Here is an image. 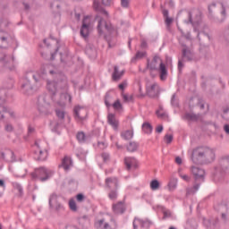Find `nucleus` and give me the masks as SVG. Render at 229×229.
I'll list each match as a JSON object with an SVG mask.
<instances>
[{"label": "nucleus", "instance_id": "f257e3e1", "mask_svg": "<svg viewBox=\"0 0 229 229\" xmlns=\"http://www.w3.org/2000/svg\"><path fill=\"white\" fill-rule=\"evenodd\" d=\"M191 160L199 165L212 164L216 160V150L207 146L197 147L192 150Z\"/></svg>", "mask_w": 229, "mask_h": 229}, {"label": "nucleus", "instance_id": "f03ea898", "mask_svg": "<svg viewBox=\"0 0 229 229\" xmlns=\"http://www.w3.org/2000/svg\"><path fill=\"white\" fill-rule=\"evenodd\" d=\"M147 69L151 72H153V71H157L161 81H165L167 80V66H165V64H164L160 56L155 55L152 61L147 59Z\"/></svg>", "mask_w": 229, "mask_h": 229}, {"label": "nucleus", "instance_id": "7ed1b4c3", "mask_svg": "<svg viewBox=\"0 0 229 229\" xmlns=\"http://www.w3.org/2000/svg\"><path fill=\"white\" fill-rule=\"evenodd\" d=\"M40 73L38 76L33 72H27L21 85L22 94H25V96H31V94L35 92V84L38 83V78H40Z\"/></svg>", "mask_w": 229, "mask_h": 229}, {"label": "nucleus", "instance_id": "20e7f679", "mask_svg": "<svg viewBox=\"0 0 229 229\" xmlns=\"http://www.w3.org/2000/svg\"><path fill=\"white\" fill-rule=\"evenodd\" d=\"M30 174L32 182L38 181L44 182H47V180H50L55 174V172L47 167L40 166L34 169V171Z\"/></svg>", "mask_w": 229, "mask_h": 229}, {"label": "nucleus", "instance_id": "39448f33", "mask_svg": "<svg viewBox=\"0 0 229 229\" xmlns=\"http://www.w3.org/2000/svg\"><path fill=\"white\" fill-rule=\"evenodd\" d=\"M191 173L195 176V184L191 188H188L186 191L187 196H191V194H196V191L199 189V185L205 182V170L192 166Z\"/></svg>", "mask_w": 229, "mask_h": 229}, {"label": "nucleus", "instance_id": "423d86ee", "mask_svg": "<svg viewBox=\"0 0 229 229\" xmlns=\"http://www.w3.org/2000/svg\"><path fill=\"white\" fill-rule=\"evenodd\" d=\"M47 72H49V74H52L54 81L56 82L57 85L60 84L61 88L67 85V76H65L64 72L49 70L48 65L42 66L40 69V76L44 77L46 76V74H47Z\"/></svg>", "mask_w": 229, "mask_h": 229}, {"label": "nucleus", "instance_id": "0eeeda50", "mask_svg": "<svg viewBox=\"0 0 229 229\" xmlns=\"http://www.w3.org/2000/svg\"><path fill=\"white\" fill-rule=\"evenodd\" d=\"M48 204L51 210H54L56 214H60V212H64L65 210V207H64V204L60 202V198L56 193H52L50 195Z\"/></svg>", "mask_w": 229, "mask_h": 229}, {"label": "nucleus", "instance_id": "6e6552de", "mask_svg": "<svg viewBox=\"0 0 229 229\" xmlns=\"http://www.w3.org/2000/svg\"><path fill=\"white\" fill-rule=\"evenodd\" d=\"M38 110L41 115L51 114V104L46 101V97H39L38 100Z\"/></svg>", "mask_w": 229, "mask_h": 229}, {"label": "nucleus", "instance_id": "1a4fd4ad", "mask_svg": "<svg viewBox=\"0 0 229 229\" xmlns=\"http://www.w3.org/2000/svg\"><path fill=\"white\" fill-rule=\"evenodd\" d=\"M0 69H7V71H13L15 69L13 60L6 56V54L4 52H0Z\"/></svg>", "mask_w": 229, "mask_h": 229}, {"label": "nucleus", "instance_id": "9d476101", "mask_svg": "<svg viewBox=\"0 0 229 229\" xmlns=\"http://www.w3.org/2000/svg\"><path fill=\"white\" fill-rule=\"evenodd\" d=\"M96 229H117V222L115 219L111 218L110 222H105V218L95 222Z\"/></svg>", "mask_w": 229, "mask_h": 229}, {"label": "nucleus", "instance_id": "9b49d317", "mask_svg": "<svg viewBox=\"0 0 229 229\" xmlns=\"http://www.w3.org/2000/svg\"><path fill=\"white\" fill-rule=\"evenodd\" d=\"M35 146L38 147V150L34 151V159H36L38 162H45V160H47L48 152L47 149L41 150L40 145H38V141H35Z\"/></svg>", "mask_w": 229, "mask_h": 229}, {"label": "nucleus", "instance_id": "f8f14e48", "mask_svg": "<svg viewBox=\"0 0 229 229\" xmlns=\"http://www.w3.org/2000/svg\"><path fill=\"white\" fill-rule=\"evenodd\" d=\"M88 112L84 107L76 106L73 109V117L76 121H85Z\"/></svg>", "mask_w": 229, "mask_h": 229}, {"label": "nucleus", "instance_id": "ddd939ff", "mask_svg": "<svg viewBox=\"0 0 229 229\" xmlns=\"http://www.w3.org/2000/svg\"><path fill=\"white\" fill-rule=\"evenodd\" d=\"M132 225H133V229H149V226L153 225V222L149 220H143V219L135 217Z\"/></svg>", "mask_w": 229, "mask_h": 229}, {"label": "nucleus", "instance_id": "4468645a", "mask_svg": "<svg viewBox=\"0 0 229 229\" xmlns=\"http://www.w3.org/2000/svg\"><path fill=\"white\" fill-rule=\"evenodd\" d=\"M216 210L221 214V219L226 223L229 219V208L226 204H218L215 207Z\"/></svg>", "mask_w": 229, "mask_h": 229}, {"label": "nucleus", "instance_id": "2eb2a0df", "mask_svg": "<svg viewBox=\"0 0 229 229\" xmlns=\"http://www.w3.org/2000/svg\"><path fill=\"white\" fill-rule=\"evenodd\" d=\"M105 185L108 191L119 189V179L117 177H107L105 180Z\"/></svg>", "mask_w": 229, "mask_h": 229}, {"label": "nucleus", "instance_id": "dca6fc26", "mask_svg": "<svg viewBox=\"0 0 229 229\" xmlns=\"http://www.w3.org/2000/svg\"><path fill=\"white\" fill-rule=\"evenodd\" d=\"M182 47L181 59L184 60V62H192L194 60V53L186 45H182Z\"/></svg>", "mask_w": 229, "mask_h": 229}, {"label": "nucleus", "instance_id": "f3484780", "mask_svg": "<svg viewBox=\"0 0 229 229\" xmlns=\"http://www.w3.org/2000/svg\"><path fill=\"white\" fill-rule=\"evenodd\" d=\"M5 96H6V91L4 89H0V119H4V114H6V112H10L8 111V108L4 106Z\"/></svg>", "mask_w": 229, "mask_h": 229}, {"label": "nucleus", "instance_id": "a211bd4d", "mask_svg": "<svg viewBox=\"0 0 229 229\" xmlns=\"http://www.w3.org/2000/svg\"><path fill=\"white\" fill-rule=\"evenodd\" d=\"M103 26H105V29L106 30V31H108V33H114V31H115V27H114L112 23L106 22L103 21V19H101L98 24V31L100 35L101 33H103V29H102Z\"/></svg>", "mask_w": 229, "mask_h": 229}, {"label": "nucleus", "instance_id": "6ab92c4d", "mask_svg": "<svg viewBox=\"0 0 229 229\" xmlns=\"http://www.w3.org/2000/svg\"><path fill=\"white\" fill-rule=\"evenodd\" d=\"M112 210L116 216H121L126 212V204L124 201H118L113 204Z\"/></svg>", "mask_w": 229, "mask_h": 229}, {"label": "nucleus", "instance_id": "aec40b11", "mask_svg": "<svg viewBox=\"0 0 229 229\" xmlns=\"http://www.w3.org/2000/svg\"><path fill=\"white\" fill-rule=\"evenodd\" d=\"M0 155L3 158V160H5V162H16L15 154L11 149H5L4 151L0 152Z\"/></svg>", "mask_w": 229, "mask_h": 229}, {"label": "nucleus", "instance_id": "412c9836", "mask_svg": "<svg viewBox=\"0 0 229 229\" xmlns=\"http://www.w3.org/2000/svg\"><path fill=\"white\" fill-rule=\"evenodd\" d=\"M160 91L158 90V84L154 83L149 87H147V96L148 98H158Z\"/></svg>", "mask_w": 229, "mask_h": 229}, {"label": "nucleus", "instance_id": "4be33fe9", "mask_svg": "<svg viewBox=\"0 0 229 229\" xmlns=\"http://www.w3.org/2000/svg\"><path fill=\"white\" fill-rule=\"evenodd\" d=\"M86 21H87V18H84L82 20V25L81 28V36H82L83 38H89V32L90 30V23H87Z\"/></svg>", "mask_w": 229, "mask_h": 229}, {"label": "nucleus", "instance_id": "5701e85b", "mask_svg": "<svg viewBox=\"0 0 229 229\" xmlns=\"http://www.w3.org/2000/svg\"><path fill=\"white\" fill-rule=\"evenodd\" d=\"M79 229H89V225H90V221L89 220V216H83L78 218Z\"/></svg>", "mask_w": 229, "mask_h": 229}, {"label": "nucleus", "instance_id": "b1692460", "mask_svg": "<svg viewBox=\"0 0 229 229\" xmlns=\"http://www.w3.org/2000/svg\"><path fill=\"white\" fill-rule=\"evenodd\" d=\"M124 164H125V167H126L127 171H130V169H131V167H134L135 169H137V167H138L137 159L135 157H125Z\"/></svg>", "mask_w": 229, "mask_h": 229}, {"label": "nucleus", "instance_id": "393cba45", "mask_svg": "<svg viewBox=\"0 0 229 229\" xmlns=\"http://www.w3.org/2000/svg\"><path fill=\"white\" fill-rule=\"evenodd\" d=\"M107 123L114 128V130H118L119 128V121L115 118V114H108L107 115Z\"/></svg>", "mask_w": 229, "mask_h": 229}, {"label": "nucleus", "instance_id": "a878e982", "mask_svg": "<svg viewBox=\"0 0 229 229\" xmlns=\"http://www.w3.org/2000/svg\"><path fill=\"white\" fill-rule=\"evenodd\" d=\"M0 47L6 49L8 47V34L5 31L0 30Z\"/></svg>", "mask_w": 229, "mask_h": 229}, {"label": "nucleus", "instance_id": "bb28decb", "mask_svg": "<svg viewBox=\"0 0 229 229\" xmlns=\"http://www.w3.org/2000/svg\"><path fill=\"white\" fill-rule=\"evenodd\" d=\"M93 8L96 12H99L100 13L106 15V17H108V12L104 9L103 5H101V3H99L98 0H94Z\"/></svg>", "mask_w": 229, "mask_h": 229}, {"label": "nucleus", "instance_id": "cd10ccee", "mask_svg": "<svg viewBox=\"0 0 229 229\" xmlns=\"http://www.w3.org/2000/svg\"><path fill=\"white\" fill-rule=\"evenodd\" d=\"M71 165H72V159L65 156L62 160L60 167L64 168V171H69V169H71Z\"/></svg>", "mask_w": 229, "mask_h": 229}, {"label": "nucleus", "instance_id": "c85d7f7f", "mask_svg": "<svg viewBox=\"0 0 229 229\" xmlns=\"http://www.w3.org/2000/svg\"><path fill=\"white\" fill-rule=\"evenodd\" d=\"M123 75H124V70H123L122 72H119V66L114 67V72L112 74V78L114 81H119V80H121V78H123Z\"/></svg>", "mask_w": 229, "mask_h": 229}, {"label": "nucleus", "instance_id": "c756f323", "mask_svg": "<svg viewBox=\"0 0 229 229\" xmlns=\"http://www.w3.org/2000/svg\"><path fill=\"white\" fill-rule=\"evenodd\" d=\"M184 119H186V121H191L193 123H196L199 121V119H201V114H196L194 113H186L184 114Z\"/></svg>", "mask_w": 229, "mask_h": 229}, {"label": "nucleus", "instance_id": "7c9ffc66", "mask_svg": "<svg viewBox=\"0 0 229 229\" xmlns=\"http://www.w3.org/2000/svg\"><path fill=\"white\" fill-rule=\"evenodd\" d=\"M57 83L54 81H47V89L48 90V92H50V94H52V96H55L56 95V87H57Z\"/></svg>", "mask_w": 229, "mask_h": 229}, {"label": "nucleus", "instance_id": "2f4dec72", "mask_svg": "<svg viewBox=\"0 0 229 229\" xmlns=\"http://www.w3.org/2000/svg\"><path fill=\"white\" fill-rule=\"evenodd\" d=\"M121 137L124 140H131L133 139V131L127 130L121 132Z\"/></svg>", "mask_w": 229, "mask_h": 229}, {"label": "nucleus", "instance_id": "473e14b6", "mask_svg": "<svg viewBox=\"0 0 229 229\" xmlns=\"http://www.w3.org/2000/svg\"><path fill=\"white\" fill-rule=\"evenodd\" d=\"M220 165L222 169H226L227 173H229V156L223 157L220 159Z\"/></svg>", "mask_w": 229, "mask_h": 229}, {"label": "nucleus", "instance_id": "72a5a7b5", "mask_svg": "<svg viewBox=\"0 0 229 229\" xmlns=\"http://www.w3.org/2000/svg\"><path fill=\"white\" fill-rule=\"evenodd\" d=\"M196 13V11L191 12V11H185L183 12V14L186 15L188 19L184 20V22L186 24H194V21H192V15Z\"/></svg>", "mask_w": 229, "mask_h": 229}, {"label": "nucleus", "instance_id": "f704fd0d", "mask_svg": "<svg viewBox=\"0 0 229 229\" xmlns=\"http://www.w3.org/2000/svg\"><path fill=\"white\" fill-rule=\"evenodd\" d=\"M142 130L144 131V133H147L148 135L153 133V125H151V123L145 122L142 124Z\"/></svg>", "mask_w": 229, "mask_h": 229}, {"label": "nucleus", "instance_id": "c9c22d12", "mask_svg": "<svg viewBox=\"0 0 229 229\" xmlns=\"http://www.w3.org/2000/svg\"><path fill=\"white\" fill-rule=\"evenodd\" d=\"M137 149H139V143L135 141H131L127 146V151H129L130 153H135Z\"/></svg>", "mask_w": 229, "mask_h": 229}, {"label": "nucleus", "instance_id": "e433bc0d", "mask_svg": "<svg viewBox=\"0 0 229 229\" xmlns=\"http://www.w3.org/2000/svg\"><path fill=\"white\" fill-rule=\"evenodd\" d=\"M22 5L24 6L25 12H30L31 5L35 3V0H21Z\"/></svg>", "mask_w": 229, "mask_h": 229}, {"label": "nucleus", "instance_id": "4c0bfd02", "mask_svg": "<svg viewBox=\"0 0 229 229\" xmlns=\"http://www.w3.org/2000/svg\"><path fill=\"white\" fill-rule=\"evenodd\" d=\"M221 15H222V19L218 21V22H225V21H226V7L225 6V4L221 3Z\"/></svg>", "mask_w": 229, "mask_h": 229}, {"label": "nucleus", "instance_id": "58836bf2", "mask_svg": "<svg viewBox=\"0 0 229 229\" xmlns=\"http://www.w3.org/2000/svg\"><path fill=\"white\" fill-rule=\"evenodd\" d=\"M56 117H58L59 121H64L65 119V111L61 109H55Z\"/></svg>", "mask_w": 229, "mask_h": 229}, {"label": "nucleus", "instance_id": "ea45409f", "mask_svg": "<svg viewBox=\"0 0 229 229\" xmlns=\"http://www.w3.org/2000/svg\"><path fill=\"white\" fill-rule=\"evenodd\" d=\"M160 188V182L158 180L155 179L150 182V189L152 191H157Z\"/></svg>", "mask_w": 229, "mask_h": 229}, {"label": "nucleus", "instance_id": "a19ab883", "mask_svg": "<svg viewBox=\"0 0 229 229\" xmlns=\"http://www.w3.org/2000/svg\"><path fill=\"white\" fill-rule=\"evenodd\" d=\"M222 119H225V121H229V106L223 107Z\"/></svg>", "mask_w": 229, "mask_h": 229}, {"label": "nucleus", "instance_id": "79ce46f5", "mask_svg": "<svg viewBox=\"0 0 229 229\" xmlns=\"http://www.w3.org/2000/svg\"><path fill=\"white\" fill-rule=\"evenodd\" d=\"M117 191L118 189L109 190V193H108L109 199H112L113 201H115V199H117Z\"/></svg>", "mask_w": 229, "mask_h": 229}, {"label": "nucleus", "instance_id": "37998d69", "mask_svg": "<svg viewBox=\"0 0 229 229\" xmlns=\"http://www.w3.org/2000/svg\"><path fill=\"white\" fill-rule=\"evenodd\" d=\"M113 108L116 111H121L123 110V104H121V100L117 99L113 105Z\"/></svg>", "mask_w": 229, "mask_h": 229}, {"label": "nucleus", "instance_id": "c03bdc74", "mask_svg": "<svg viewBox=\"0 0 229 229\" xmlns=\"http://www.w3.org/2000/svg\"><path fill=\"white\" fill-rule=\"evenodd\" d=\"M69 208L72 210V212H76L78 210V206H76V201L73 199L69 200Z\"/></svg>", "mask_w": 229, "mask_h": 229}, {"label": "nucleus", "instance_id": "a18cd8bd", "mask_svg": "<svg viewBox=\"0 0 229 229\" xmlns=\"http://www.w3.org/2000/svg\"><path fill=\"white\" fill-rule=\"evenodd\" d=\"M13 187L16 191H18L20 196H22V194H24V190L19 182H14Z\"/></svg>", "mask_w": 229, "mask_h": 229}, {"label": "nucleus", "instance_id": "49530a36", "mask_svg": "<svg viewBox=\"0 0 229 229\" xmlns=\"http://www.w3.org/2000/svg\"><path fill=\"white\" fill-rule=\"evenodd\" d=\"M178 30H179V31L181 32V34H182V37H183L184 38H186V40H191V32H187L186 34H185V32H183V30H182V28H180L179 26H178Z\"/></svg>", "mask_w": 229, "mask_h": 229}, {"label": "nucleus", "instance_id": "de8ad7c7", "mask_svg": "<svg viewBox=\"0 0 229 229\" xmlns=\"http://www.w3.org/2000/svg\"><path fill=\"white\" fill-rule=\"evenodd\" d=\"M85 132L83 131H80L77 133L76 135V139L77 140H79L80 142H85Z\"/></svg>", "mask_w": 229, "mask_h": 229}, {"label": "nucleus", "instance_id": "09e8293b", "mask_svg": "<svg viewBox=\"0 0 229 229\" xmlns=\"http://www.w3.org/2000/svg\"><path fill=\"white\" fill-rule=\"evenodd\" d=\"M86 55H89L91 58H94L96 56V50L92 47L86 48Z\"/></svg>", "mask_w": 229, "mask_h": 229}, {"label": "nucleus", "instance_id": "8fccbe9b", "mask_svg": "<svg viewBox=\"0 0 229 229\" xmlns=\"http://www.w3.org/2000/svg\"><path fill=\"white\" fill-rule=\"evenodd\" d=\"M101 157L103 159V162L105 163L110 162V154H108L107 152H103L101 154Z\"/></svg>", "mask_w": 229, "mask_h": 229}, {"label": "nucleus", "instance_id": "3c124183", "mask_svg": "<svg viewBox=\"0 0 229 229\" xmlns=\"http://www.w3.org/2000/svg\"><path fill=\"white\" fill-rule=\"evenodd\" d=\"M183 62H186V61H184L182 58H179V60H178V71H179V72H182V71L183 70V67H185V64H183Z\"/></svg>", "mask_w": 229, "mask_h": 229}, {"label": "nucleus", "instance_id": "603ef678", "mask_svg": "<svg viewBox=\"0 0 229 229\" xmlns=\"http://www.w3.org/2000/svg\"><path fill=\"white\" fill-rule=\"evenodd\" d=\"M156 115H157L159 119H165V117H167V114H165V111H156Z\"/></svg>", "mask_w": 229, "mask_h": 229}, {"label": "nucleus", "instance_id": "864d4df0", "mask_svg": "<svg viewBox=\"0 0 229 229\" xmlns=\"http://www.w3.org/2000/svg\"><path fill=\"white\" fill-rule=\"evenodd\" d=\"M224 38H225V42H227L229 44V25L225 30Z\"/></svg>", "mask_w": 229, "mask_h": 229}, {"label": "nucleus", "instance_id": "5fc2aeb1", "mask_svg": "<svg viewBox=\"0 0 229 229\" xmlns=\"http://www.w3.org/2000/svg\"><path fill=\"white\" fill-rule=\"evenodd\" d=\"M171 105L173 106H178V98H176V94H174L171 98Z\"/></svg>", "mask_w": 229, "mask_h": 229}, {"label": "nucleus", "instance_id": "6e6d98bb", "mask_svg": "<svg viewBox=\"0 0 229 229\" xmlns=\"http://www.w3.org/2000/svg\"><path fill=\"white\" fill-rule=\"evenodd\" d=\"M76 200L79 202V203H82V201H85V195H83V193H78L76 195Z\"/></svg>", "mask_w": 229, "mask_h": 229}, {"label": "nucleus", "instance_id": "4d7b16f0", "mask_svg": "<svg viewBox=\"0 0 229 229\" xmlns=\"http://www.w3.org/2000/svg\"><path fill=\"white\" fill-rule=\"evenodd\" d=\"M126 87H128V82H126V81L118 85V89L122 90V92H124V89H126Z\"/></svg>", "mask_w": 229, "mask_h": 229}, {"label": "nucleus", "instance_id": "13d9d810", "mask_svg": "<svg viewBox=\"0 0 229 229\" xmlns=\"http://www.w3.org/2000/svg\"><path fill=\"white\" fill-rule=\"evenodd\" d=\"M168 217H171V211L167 209L163 210V219H167Z\"/></svg>", "mask_w": 229, "mask_h": 229}, {"label": "nucleus", "instance_id": "bf43d9fd", "mask_svg": "<svg viewBox=\"0 0 229 229\" xmlns=\"http://www.w3.org/2000/svg\"><path fill=\"white\" fill-rule=\"evenodd\" d=\"M145 55H146V52L138 51L135 55V58L138 60H140V58H144Z\"/></svg>", "mask_w": 229, "mask_h": 229}, {"label": "nucleus", "instance_id": "052dcab7", "mask_svg": "<svg viewBox=\"0 0 229 229\" xmlns=\"http://www.w3.org/2000/svg\"><path fill=\"white\" fill-rule=\"evenodd\" d=\"M108 99H110V95L106 94L105 97V105L107 108H110L112 105L110 104V101H108Z\"/></svg>", "mask_w": 229, "mask_h": 229}, {"label": "nucleus", "instance_id": "680f3d73", "mask_svg": "<svg viewBox=\"0 0 229 229\" xmlns=\"http://www.w3.org/2000/svg\"><path fill=\"white\" fill-rule=\"evenodd\" d=\"M165 140H166V144H171V142H173V135H165Z\"/></svg>", "mask_w": 229, "mask_h": 229}, {"label": "nucleus", "instance_id": "e2e57ef3", "mask_svg": "<svg viewBox=\"0 0 229 229\" xmlns=\"http://www.w3.org/2000/svg\"><path fill=\"white\" fill-rule=\"evenodd\" d=\"M123 8H128L130 6V0H121Z\"/></svg>", "mask_w": 229, "mask_h": 229}, {"label": "nucleus", "instance_id": "0e129e2a", "mask_svg": "<svg viewBox=\"0 0 229 229\" xmlns=\"http://www.w3.org/2000/svg\"><path fill=\"white\" fill-rule=\"evenodd\" d=\"M168 187H169L170 191H174V189H176V182L171 181L168 183Z\"/></svg>", "mask_w": 229, "mask_h": 229}, {"label": "nucleus", "instance_id": "69168bd1", "mask_svg": "<svg viewBox=\"0 0 229 229\" xmlns=\"http://www.w3.org/2000/svg\"><path fill=\"white\" fill-rule=\"evenodd\" d=\"M98 148H100V149H106V148L107 147V145L105 141H98Z\"/></svg>", "mask_w": 229, "mask_h": 229}, {"label": "nucleus", "instance_id": "338daca9", "mask_svg": "<svg viewBox=\"0 0 229 229\" xmlns=\"http://www.w3.org/2000/svg\"><path fill=\"white\" fill-rule=\"evenodd\" d=\"M33 133H35V127L29 125L28 126V135H33Z\"/></svg>", "mask_w": 229, "mask_h": 229}, {"label": "nucleus", "instance_id": "774afa93", "mask_svg": "<svg viewBox=\"0 0 229 229\" xmlns=\"http://www.w3.org/2000/svg\"><path fill=\"white\" fill-rule=\"evenodd\" d=\"M103 6H110L112 4V0H102Z\"/></svg>", "mask_w": 229, "mask_h": 229}]
</instances>
